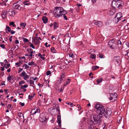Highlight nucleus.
I'll list each match as a JSON object with an SVG mask.
<instances>
[{"label":"nucleus","mask_w":129,"mask_h":129,"mask_svg":"<svg viewBox=\"0 0 129 129\" xmlns=\"http://www.w3.org/2000/svg\"><path fill=\"white\" fill-rule=\"evenodd\" d=\"M54 15L55 17L58 18L62 15V12L63 11V8L62 7H56L55 8Z\"/></svg>","instance_id":"obj_2"},{"label":"nucleus","mask_w":129,"mask_h":129,"mask_svg":"<svg viewBox=\"0 0 129 129\" xmlns=\"http://www.w3.org/2000/svg\"><path fill=\"white\" fill-rule=\"evenodd\" d=\"M64 89V87L63 86H61L60 87H59L58 89L56 90L58 92H62L63 91Z\"/></svg>","instance_id":"obj_14"},{"label":"nucleus","mask_w":129,"mask_h":129,"mask_svg":"<svg viewBox=\"0 0 129 129\" xmlns=\"http://www.w3.org/2000/svg\"><path fill=\"white\" fill-rule=\"evenodd\" d=\"M9 54L11 55H13V51L12 50H10L9 51Z\"/></svg>","instance_id":"obj_41"},{"label":"nucleus","mask_w":129,"mask_h":129,"mask_svg":"<svg viewBox=\"0 0 129 129\" xmlns=\"http://www.w3.org/2000/svg\"><path fill=\"white\" fill-rule=\"evenodd\" d=\"M51 51L53 53H56V50L54 49V47H52L51 48Z\"/></svg>","instance_id":"obj_30"},{"label":"nucleus","mask_w":129,"mask_h":129,"mask_svg":"<svg viewBox=\"0 0 129 129\" xmlns=\"http://www.w3.org/2000/svg\"><path fill=\"white\" fill-rule=\"evenodd\" d=\"M117 94L116 93H114V94L111 93L110 94V97L109 99L110 100H112L113 102H114L117 99Z\"/></svg>","instance_id":"obj_8"},{"label":"nucleus","mask_w":129,"mask_h":129,"mask_svg":"<svg viewBox=\"0 0 129 129\" xmlns=\"http://www.w3.org/2000/svg\"><path fill=\"white\" fill-rule=\"evenodd\" d=\"M23 4L25 5H28L30 4V2L29 0H26L23 2Z\"/></svg>","instance_id":"obj_18"},{"label":"nucleus","mask_w":129,"mask_h":129,"mask_svg":"<svg viewBox=\"0 0 129 129\" xmlns=\"http://www.w3.org/2000/svg\"><path fill=\"white\" fill-rule=\"evenodd\" d=\"M29 83L30 84V86H31L33 87L34 88H35V87L34 85V81L31 80H29Z\"/></svg>","instance_id":"obj_21"},{"label":"nucleus","mask_w":129,"mask_h":129,"mask_svg":"<svg viewBox=\"0 0 129 129\" xmlns=\"http://www.w3.org/2000/svg\"><path fill=\"white\" fill-rule=\"evenodd\" d=\"M102 80L103 79L102 78H101L97 80L96 82L98 84H99L102 81Z\"/></svg>","instance_id":"obj_28"},{"label":"nucleus","mask_w":129,"mask_h":129,"mask_svg":"<svg viewBox=\"0 0 129 129\" xmlns=\"http://www.w3.org/2000/svg\"><path fill=\"white\" fill-rule=\"evenodd\" d=\"M99 57L101 58H104V55L102 54H99Z\"/></svg>","instance_id":"obj_39"},{"label":"nucleus","mask_w":129,"mask_h":129,"mask_svg":"<svg viewBox=\"0 0 129 129\" xmlns=\"http://www.w3.org/2000/svg\"><path fill=\"white\" fill-rule=\"evenodd\" d=\"M19 104L22 106H24L25 105V103H22L21 102L19 103Z\"/></svg>","instance_id":"obj_60"},{"label":"nucleus","mask_w":129,"mask_h":129,"mask_svg":"<svg viewBox=\"0 0 129 129\" xmlns=\"http://www.w3.org/2000/svg\"><path fill=\"white\" fill-rule=\"evenodd\" d=\"M70 79H68L66 81L64 82L63 86L64 87L66 86L68 84L70 83Z\"/></svg>","instance_id":"obj_17"},{"label":"nucleus","mask_w":129,"mask_h":129,"mask_svg":"<svg viewBox=\"0 0 129 129\" xmlns=\"http://www.w3.org/2000/svg\"><path fill=\"white\" fill-rule=\"evenodd\" d=\"M0 4L2 5H4L5 6H6L7 5L6 4L5 2H2V3H1Z\"/></svg>","instance_id":"obj_47"},{"label":"nucleus","mask_w":129,"mask_h":129,"mask_svg":"<svg viewBox=\"0 0 129 129\" xmlns=\"http://www.w3.org/2000/svg\"><path fill=\"white\" fill-rule=\"evenodd\" d=\"M121 119V117H120V116L118 117L117 119L118 123H119V122H120V120Z\"/></svg>","instance_id":"obj_45"},{"label":"nucleus","mask_w":129,"mask_h":129,"mask_svg":"<svg viewBox=\"0 0 129 129\" xmlns=\"http://www.w3.org/2000/svg\"><path fill=\"white\" fill-rule=\"evenodd\" d=\"M12 106V105L11 104H8L7 106V107L8 108V109H10V108Z\"/></svg>","instance_id":"obj_54"},{"label":"nucleus","mask_w":129,"mask_h":129,"mask_svg":"<svg viewBox=\"0 0 129 129\" xmlns=\"http://www.w3.org/2000/svg\"><path fill=\"white\" fill-rule=\"evenodd\" d=\"M63 17H64V19L66 20H68V18H67V17L66 15H63Z\"/></svg>","instance_id":"obj_64"},{"label":"nucleus","mask_w":129,"mask_h":129,"mask_svg":"<svg viewBox=\"0 0 129 129\" xmlns=\"http://www.w3.org/2000/svg\"><path fill=\"white\" fill-rule=\"evenodd\" d=\"M22 67H25V69H28L29 68V67L28 66V65L26 64H24L23 65Z\"/></svg>","instance_id":"obj_36"},{"label":"nucleus","mask_w":129,"mask_h":129,"mask_svg":"<svg viewBox=\"0 0 129 129\" xmlns=\"http://www.w3.org/2000/svg\"><path fill=\"white\" fill-rule=\"evenodd\" d=\"M9 76L7 77V80L9 81V82H11V81L12 79V76H9L10 74H9Z\"/></svg>","instance_id":"obj_27"},{"label":"nucleus","mask_w":129,"mask_h":129,"mask_svg":"<svg viewBox=\"0 0 129 129\" xmlns=\"http://www.w3.org/2000/svg\"><path fill=\"white\" fill-rule=\"evenodd\" d=\"M99 67L97 66H93L92 67V69L93 70H95L96 69H99Z\"/></svg>","instance_id":"obj_32"},{"label":"nucleus","mask_w":129,"mask_h":129,"mask_svg":"<svg viewBox=\"0 0 129 129\" xmlns=\"http://www.w3.org/2000/svg\"><path fill=\"white\" fill-rule=\"evenodd\" d=\"M77 107H78L79 108V109H78V111L80 110L81 109V106H80V105H79L78 104L77 105Z\"/></svg>","instance_id":"obj_52"},{"label":"nucleus","mask_w":129,"mask_h":129,"mask_svg":"<svg viewBox=\"0 0 129 129\" xmlns=\"http://www.w3.org/2000/svg\"><path fill=\"white\" fill-rule=\"evenodd\" d=\"M66 61H67V64H69L70 65H73V62H72L71 60H69V61H68V59H66Z\"/></svg>","instance_id":"obj_24"},{"label":"nucleus","mask_w":129,"mask_h":129,"mask_svg":"<svg viewBox=\"0 0 129 129\" xmlns=\"http://www.w3.org/2000/svg\"><path fill=\"white\" fill-rule=\"evenodd\" d=\"M80 11V8L79 7H77L76 8V11L77 12H79Z\"/></svg>","instance_id":"obj_51"},{"label":"nucleus","mask_w":129,"mask_h":129,"mask_svg":"<svg viewBox=\"0 0 129 129\" xmlns=\"http://www.w3.org/2000/svg\"><path fill=\"white\" fill-rule=\"evenodd\" d=\"M53 25L54 26V28L55 29H56L58 27V24L56 22H54Z\"/></svg>","instance_id":"obj_20"},{"label":"nucleus","mask_w":129,"mask_h":129,"mask_svg":"<svg viewBox=\"0 0 129 129\" xmlns=\"http://www.w3.org/2000/svg\"><path fill=\"white\" fill-rule=\"evenodd\" d=\"M14 22H10L9 25H12L13 27H15V24H14Z\"/></svg>","instance_id":"obj_44"},{"label":"nucleus","mask_w":129,"mask_h":129,"mask_svg":"<svg viewBox=\"0 0 129 129\" xmlns=\"http://www.w3.org/2000/svg\"><path fill=\"white\" fill-rule=\"evenodd\" d=\"M5 31L6 33H8L11 31V28L9 26L6 25Z\"/></svg>","instance_id":"obj_15"},{"label":"nucleus","mask_w":129,"mask_h":129,"mask_svg":"<svg viewBox=\"0 0 129 129\" xmlns=\"http://www.w3.org/2000/svg\"><path fill=\"white\" fill-rule=\"evenodd\" d=\"M42 19L44 23H47L48 19L46 16H43L42 17Z\"/></svg>","instance_id":"obj_16"},{"label":"nucleus","mask_w":129,"mask_h":129,"mask_svg":"<svg viewBox=\"0 0 129 129\" xmlns=\"http://www.w3.org/2000/svg\"><path fill=\"white\" fill-rule=\"evenodd\" d=\"M95 108L96 109L98 115L95 114H92L91 116V119L92 118L93 121L91 120L94 124L97 126H99L101 124L102 122V120L101 118L103 116H105L106 118H108L112 113L111 109L109 108H106L101 105L96 104L95 106Z\"/></svg>","instance_id":"obj_1"},{"label":"nucleus","mask_w":129,"mask_h":129,"mask_svg":"<svg viewBox=\"0 0 129 129\" xmlns=\"http://www.w3.org/2000/svg\"><path fill=\"white\" fill-rule=\"evenodd\" d=\"M10 66V64H4V67L6 69L8 68L9 66Z\"/></svg>","instance_id":"obj_33"},{"label":"nucleus","mask_w":129,"mask_h":129,"mask_svg":"<svg viewBox=\"0 0 129 129\" xmlns=\"http://www.w3.org/2000/svg\"><path fill=\"white\" fill-rule=\"evenodd\" d=\"M126 56H127L128 57H129V51L126 52V54L125 55Z\"/></svg>","instance_id":"obj_61"},{"label":"nucleus","mask_w":129,"mask_h":129,"mask_svg":"<svg viewBox=\"0 0 129 129\" xmlns=\"http://www.w3.org/2000/svg\"><path fill=\"white\" fill-rule=\"evenodd\" d=\"M45 56V55L44 54H43V55L41 54V56L40 57V58H41L43 60H44L45 59V58L44 57Z\"/></svg>","instance_id":"obj_40"},{"label":"nucleus","mask_w":129,"mask_h":129,"mask_svg":"<svg viewBox=\"0 0 129 129\" xmlns=\"http://www.w3.org/2000/svg\"><path fill=\"white\" fill-rule=\"evenodd\" d=\"M88 129H94L93 128V126L92 125L90 124L89 126Z\"/></svg>","instance_id":"obj_42"},{"label":"nucleus","mask_w":129,"mask_h":129,"mask_svg":"<svg viewBox=\"0 0 129 129\" xmlns=\"http://www.w3.org/2000/svg\"><path fill=\"white\" fill-rule=\"evenodd\" d=\"M55 109L57 111H58L59 112L60 110L59 109V108L58 107V106H57V107Z\"/></svg>","instance_id":"obj_63"},{"label":"nucleus","mask_w":129,"mask_h":129,"mask_svg":"<svg viewBox=\"0 0 129 129\" xmlns=\"http://www.w3.org/2000/svg\"><path fill=\"white\" fill-rule=\"evenodd\" d=\"M67 13V12H66L65 10H64L63 9V11H62V15H64L65 14H66Z\"/></svg>","instance_id":"obj_48"},{"label":"nucleus","mask_w":129,"mask_h":129,"mask_svg":"<svg viewBox=\"0 0 129 129\" xmlns=\"http://www.w3.org/2000/svg\"><path fill=\"white\" fill-rule=\"evenodd\" d=\"M35 95V94H33L32 95H28V99L30 100H31L34 97Z\"/></svg>","instance_id":"obj_26"},{"label":"nucleus","mask_w":129,"mask_h":129,"mask_svg":"<svg viewBox=\"0 0 129 129\" xmlns=\"http://www.w3.org/2000/svg\"><path fill=\"white\" fill-rule=\"evenodd\" d=\"M0 46L3 48H5V45L4 44H1L0 45Z\"/></svg>","instance_id":"obj_53"},{"label":"nucleus","mask_w":129,"mask_h":129,"mask_svg":"<svg viewBox=\"0 0 129 129\" xmlns=\"http://www.w3.org/2000/svg\"><path fill=\"white\" fill-rule=\"evenodd\" d=\"M115 12V10L114 9H112L111 10H109L108 13L110 16L113 15Z\"/></svg>","instance_id":"obj_12"},{"label":"nucleus","mask_w":129,"mask_h":129,"mask_svg":"<svg viewBox=\"0 0 129 129\" xmlns=\"http://www.w3.org/2000/svg\"><path fill=\"white\" fill-rule=\"evenodd\" d=\"M13 12L14 13V12L13 11H8L7 12V14L8 15H9V16H13Z\"/></svg>","instance_id":"obj_25"},{"label":"nucleus","mask_w":129,"mask_h":129,"mask_svg":"<svg viewBox=\"0 0 129 129\" xmlns=\"http://www.w3.org/2000/svg\"><path fill=\"white\" fill-rule=\"evenodd\" d=\"M19 76L23 77V79L25 80H26L27 79H28L29 78V76L27 75L24 71H23L21 73L19 74Z\"/></svg>","instance_id":"obj_9"},{"label":"nucleus","mask_w":129,"mask_h":129,"mask_svg":"<svg viewBox=\"0 0 129 129\" xmlns=\"http://www.w3.org/2000/svg\"><path fill=\"white\" fill-rule=\"evenodd\" d=\"M90 57L91 58L95 59L96 57V55L94 54H91L90 55Z\"/></svg>","instance_id":"obj_35"},{"label":"nucleus","mask_w":129,"mask_h":129,"mask_svg":"<svg viewBox=\"0 0 129 129\" xmlns=\"http://www.w3.org/2000/svg\"><path fill=\"white\" fill-rule=\"evenodd\" d=\"M73 54L72 53H71L69 54V56L70 57H72L73 59Z\"/></svg>","instance_id":"obj_58"},{"label":"nucleus","mask_w":129,"mask_h":129,"mask_svg":"<svg viewBox=\"0 0 129 129\" xmlns=\"http://www.w3.org/2000/svg\"><path fill=\"white\" fill-rule=\"evenodd\" d=\"M26 24V23H22V22H21L20 23V25L21 26H23L24 27H22V28L23 29H24V28Z\"/></svg>","instance_id":"obj_34"},{"label":"nucleus","mask_w":129,"mask_h":129,"mask_svg":"<svg viewBox=\"0 0 129 129\" xmlns=\"http://www.w3.org/2000/svg\"><path fill=\"white\" fill-rule=\"evenodd\" d=\"M64 78L60 77L58 81L59 83H61L64 80Z\"/></svg>","instance_id":"obj_29"},{"label":"nucleus","mask_w":129,"mask_h":129,"mask_svg":"<svg viewBox=\"0 0 129 129\" xmlns=\"http://www.w3.org/2000/svg\"><path fill=\"white\" fill-rule=\"evenodd\" d=\"M40 110L38 108L36 107V109H34L31 110V114H36L37 113H39Z\"/></svg>","instance_id":"obj_11"},{"label":"nucleus","mask_w":129,"mask_h":129,"mask_svg":"<svg viewBox=\"0 0 129 129\" xmlns=\"http://www.w3.org/2000/svg\"><path fill=\"white\" fill-rule=\"evenodd\" d=\"M47 101V99L45 98H44V101L43 102L45 104L46 103Z\"/></svg>","instance_id":"obj_57"},{"label":"nucleus","mask_w":129,"mask_h":129,"mask_svg":"<svg viewBox=\"0 0 129 129\" xmlns=\"http://www.w3.org/2000/svg\"><path fill=\"white\" fill-rule=\"evenodd\" d=\"M77 60L76 59H74L73 61V64H76L77 63Z\"/></svg>","instance_id":"obj_50"},{"label":"nucleus","mask_w":129,"mask_h":129,"mask_svg":"<svg viewBox=\"0 0 129 129\" xmlns=\"http://www.w3.org/2000/svg\"><path fill=\"white\" fill-rule=\"evenodd\" d=\"M93 22H94V24L96 25L99 27L102 26V23L101 21H98L96 20H94Z\"/></svg>","instance_id":"obj_10"},{"label":"nucleus","mask_w":129,"mask_h":129,"mask_svg":"<svg viewBox=\"0 0 129 129\" xmlns=\"http://www.w3.org/2000/svg\"><path fill=\"white\" fill-rule=\"evenodd\" d=\"M122 14L121 13H117L116 15L114 20L116 23H117L119 21L122 20Z\"/></svg>","instance_id":"obj_6"},{"label":"nucleus","mask_w":129,"mask_h":129,"mask_svg":"<svg viewBox=\"0 0 129 129\" xmlns=\"http://www.w3.org/2000/svg\"><path fill=\"white\" fill-rule=\"evenodd\" d=\"M28 64L30 66H32L33 65H35L36 66V64H35V62L33 61H32L30 62H29L28 63Z\"/></svg>","instance_id":"obj_31"},{"label":"nucleus","mask_w":129,"mask_h":129,"mask_svg":"<svg viewBox=\"0 0 129 129\" xmlns=\"http://www.w3.org/2000/svg\"><path fill=\"white\" fill-rule=\"evenodd\" d=\"M7 11L6 10H4L3 11L2 14V16L3 18H5L7 16Z\"/></svg>","instance_id":"obj_13"},{"label":"nucleus","mask_w":129,"mask_h":129,"mask_svg":"<svg viewBox=\"0 0 129 129\" xmlns=\"http://www.w3.org/2000/svg\"><path fill=\"white\" fill-rule=\"evenodd\" d=\"M19 70H18V73H19L20 72H21V71L22 70V69H21V68H19Z\"/></svg>","instance_id":"obj_59"},{"label":"nucleus","mask_w":129,"mask_h":129,"mask_svg":"<svg viewBox=\"0 0 129 129\" xmlns=\"http://www.w3.org/2000/svg\"><path fill=\"white\" fill-rule=\"evenodd\" d=\"M22 39L24 42H29V40L28 39L24 37H22Z\"/></svg>","instance_id":"obj_37"},{"label":"nucleus","mask_w":129,"mask_h":129,"mask_svg":"<svg viewBox=\"0 0 129 129\" xmlns=\"http://www.w3.org/2000/svg\"><path fill=\"white\" fill-rule=\"evenodd\" d=\"M23 6V5L22 4H21V5H19L18 4V2L13 4V7L15 9H18L19 10H22Z\"/></svg>","instance_id":"obj_7"},{"label":"nucleus","mask_w":129,"mask_h":129,"mask_svg":"<svg viewBox=\"0 0 129 129\" xmlns=\"http://www.w3.org/2000/svg\"><path fill=\"white\" fill-rule=\"evenodd\" d=\"M122 4L123 2L121 1H118L116 2L113 1L112 3L111 6L112 7L114 8V9H115L117 8L120 9L122 7Z\"/></svg>","instance_id":"obj_3"},{"label":"nucleus","mask_w":129,"mask_h":129,"mask_svg":"<svg viewBox=\"0 0 129 129\" xmlns=\"http://www.w3.org/2000/svg\"><path fill=\"white\" fill-rule=\"evenodd\" d=\"M22 61H19L18 62L16 63H15V65L17 66L16 67H19L20 65L22 64Z\"/></svg>","instance_id":"obj_22"},{"label":"nucleus","mask_w":129,"mask_h":129,"mask_svg":"<svg viewBox=\"0 0 129 129\" xmlns=\"http://www.w3.org/2000/svg\"><path fill=\"white\" fill-rule=\"evenodd\" d=\"M117 44L119 47L121 46V42L120 40L118 41L117 42Z\"/></svg>","instance_id":"obj_38"},{"label":"nucleus","mask_w":129,"mask_h":129,"mask_svg":"<svg viewBox=\"0 0 129 129\" xmlns=\"http://www.w3.org/2000/svg\"><path fill=\"white\" fill-rule=\"evenodd\" d=\"M29 51H28V53L31 54H32L33 53V50L31 48L29 49Z\"/></svg>","instance_id":"obj_43"},{"label":"nucleus","mask_w":129,"mask_h":129,"mask_svg":"<svg viewBox=\"0 0 129 129\" xmlns=\"http://www.w3.org/2000/svg\"><path fill=\"white\" fill-rule=\"evenodd\" d=\"M91 75H93V74L91 72H90L89 74V76L91 78H93V76H91Z\"/></svg>","instance_id":"obj_62"},{"label":"nucleus","mask_w":129,"mask_h":129,"mask_svg":"<svg viewBox=\"0 0 129 129\" xmlns=\"http://www.w3.org/2000/svg\"><path fill=\"white\" fill-rule=\"evenodd\" d=\"M30 45L29 46L30 47H31L33 48V49H35V47L34 46V45L33 44H32L30 43Z\"/></svg>","instance_id":"obj_55"},{"label":"nucleus","mask_w":129,"mask_h":129,"mask_svg":"<svg viewBox=\"0 0 129 129\" xmlns=\"http://www.w3.org/2000/svg\"><path fill=\"white\" fill-rule=\"evenodd\" d=\"M51 73L50 71H48L46 72V75L47 76L49 75Z\"/></svg>","instance_id":"obj_46"},{"label":"nucleus","mask_w":129,"mask_h":129,"mask_svg":"<svg viewBox=\"0 0 129 129\" xmlns=\"http://www.w3.org/2000/svg\"><path fill=\"white\" fill-rule=\"evenodd\" d=\"M108 44L111 49L115 50L117 48L116 42L113 39L109 41L108 42Z\"/></svg>","instance_id":"obj_5"},{"label":"nucleus","mask_w":129,"mask_h":129,"mask_svg":"<svg viewBox=\"0 0 129 129\" xmlns=\"http://www.w3.org/2000/svg\"><path fill=\"white\" fill-rule=\"evenodd\" d=\"M34 42L35 45H37L39 43L40 41L37 38L35 40Z\"/></svg>","instance_id":"obj_19"},{"label":"nucleus","mask_w":129,"mask_h":129,"mask_svg":"<svg viewBox=\"0 0 129 129\" xmlns=\"http://www.w3.org/2000/svg\"><path fill=\"white\" fill-rule=\"evenodd\" d=\"M49 115L47 113H43L40 114L39 120L40 121L42 122H47L48 120Z\"/></svg>","instance_id":"obj_4"},{"label":"nucleus","mask_w":129,"mask_h":129,"mask_svg":"<svg viewBox=\"0 0 129 129\" xmlns=\"http://www.w3.org/2000/svg\"><path fill=\"white\" fill-rule=\"evenodd\" d=\"M18 116H20V117H22L23 116V114L21 113H18Z\"/></svg>","instance_id":"obj_49"},{"label":"nucleus","mask_w":129,"mask_h":129,"mask_svg":"<svg viewBox=\"0 0 129 129\" xmlns=\"http://www.w3.org/2000/svg\"><path fill=\"white\" fill-rule=\"evenodd\" d=\"M57 121L59 125L61 123V116L58 115L57 116Z\"/></svg>","instance_id":"obj_23"},{"label":"nucleus","mask_w":129,"mask_h":129,"mask_svg":"<svg viewBox=\"0 0 129 129\" xmlns=\"http://www.w3.org/2000/svg\"><path fill=\"white\" fill-rule=\"evenodd\" d=\"M37 85H39L40 87H42L43 86V84H41L39 83H38Z\"/></svg>","instance_id":"obj_56"}]
</instances>
